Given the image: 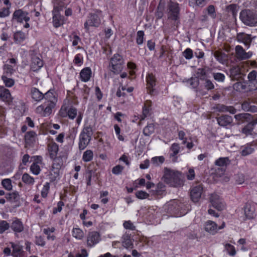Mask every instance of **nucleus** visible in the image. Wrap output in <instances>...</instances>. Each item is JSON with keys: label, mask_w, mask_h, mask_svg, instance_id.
<instances>
[{"label": "nucleus", "mask_w": 257, "mask_h": 257, "mask_svg": "<svg viewBox=\"0 0 257 257\" xmlns=\"http://www.w3.org/2000/svg\"><path fill=\"white\" fill-rule=\"evenodd\" d=\"M165 161V158L163 156L155 157L152 159V163L155 166H159L162 164Z\"/></svg>", "instance_id": "48"}, {"label": "nucleus", "mask_w": 257, "mask_h": 257, "mask_svg": "<svg viewBox=\"0 0 257 257\" xmlns=\"http://www.w3.org/2000/svg\"><path fill=\"white\" fill-rule=\"evenodd\" d=\"M101 240L99 233L97 231H92L88 233L87 237V245L92 247L98 243Z\"/></svg>", "instance_id": "8"}, {"label": "nucleus", "mask_w": 257, "mask_h": 257, "mask_svg": "<svg viewBox=\"0 0 257 257\" xmlns=\"http://www.w3.org/2000/svg\"><path fill=\"white\" fill-rule=\"evenodd\" d=\"M100 23V19L97 15L95 14H90L88 20L84 23V27L88 30L89 27H98Z\"/></svg>", "instance_id": "9"}, {"label": "nucleus", "mask_w": 257, "mask_h": 257, "mask_svg": "<svg viewBox=\"0 0 257 257\" xmlns=\"http://www.w3.org/2000/svg\"><path fill=\"white\" fill-rule=\"evenodd\" d=\"M92 135V129L90 125L85 126L79 136V149L84 150L89 144Z\"/></svg>", "instance_id": "3"}, {"label": "nucleus", "mask_w": 257, "mask_h": 257, "mask_svg": "<svg viewBox=\"0 0 257 257\" xmlns=\"http://www.w3.org/2000/svg\"><path fill=\"white\" fill-rule=\"evenodd\" d=\"M123 226L125 229L132 230H135V226L131 221H125L123 223Z\"/></svg>", "instance_id": "64"}, {"label": "nucleus", "mask_w": 257, "mask_h": 257, "mask_svg": "<svg viewBox=\"0 0 257 257\" xmlns=\"http://www.w3.org/2000/svg\"><path fill=\"white\" fill-rule=\"evenodd\" d=\"M205 231L214 234L217 231V225L214 221L208 220L205 224Z\"/></svg>", "instance_id": "20"}, {"label": "nucleus", "mask_w": 257, "mask_h": 257, "mask_svg": "<svg viewBox=\"0 0 257 257\" xmlns=\"http://www.w3.org/2000/svg\"><path fill=\"white\" fill-rule=\"evenodd\" d=\"M48 150L51 159L54 158L58 153L59 148L58 145L56 143H51L48 145Z\"/></svg>", "instance_id": "29"}, {"label": "nucleus", "mask_w": 257, "mask_h": 257, "mask_svg": "<svg viewBox=\"0 0 257 257\" xmlns=\"http://www.w3.org/2000/svg\"><path fill=\"white\" fill-rule=\"evenodd\" d=\"M244 214L247 219H252L255 216V206L253 204L247 203L244 206Z\"/></svg>", "instance_id": "13"}, {"label": "nucleus", "mask_w": 257, "mask_h": 257, "mask_svg": "<svg viewBox=\"0 0 257 257\" xmlns=\"http://www.w3.org/2000/svg\"><path fill=\"white\" fill-rule=\"evenodd\" d=\"M73 236L76 238L81 239L83 237V232L79 228H74L72 231Z\"/></svg>", "instance_id": "51"}, {"label": "nucleus", "mask_w": 257, "mask_h": 257, "mask_svg": "<svg viewBox=\"0 0 257 257\" xmlns=\"http://www.w3.org/2000/svg\"><path fill=\"white\" fill-rule=\"evenodd\" d=\"M216 120L218 124L223 127L230 125L233 121L232 117L226 114L222 115L219 117H216Z\"/></svg>", "instance_id": "16"}, {"label": "nucleus", "mask_w": 257, "mask_h": 257, "mask_svg": "<svg viewBox=\"0 0 257 257\" xmlns=\"http://www.w3.org/2000/svg\"><path fill=\"white\" fill-rule=\"evenodd\" d=\"M136 195L137 198L140 199L147 198L149 196V194L145 191H139L136 192Z\"/></svg>", "instance_id": "57"}, {"label": "nucleus", "mask_w": 257, "mask_h": 257, "mask_svg": "<svg viewBox=\"0 0 257 257\" xmlns=\"http://www.w3.org/2000/svg\"><path fill=\"white\" fill-rule=\"evenodd\" d=\"M0 98L4 101H10L11 100V95L9 90L7 89L2 90L0 91Z\"/></svg>", "instance_id": "33"}, {"label": "nucleus", "mask_w": 257, "mask_h": 257, "mask_svg": "<svg viewBox=\"0 0 257 257\" xmlns=\"http://www.w3.org/2000/svg\"><path fill=\"white\" fill-rule=\"evenodd\" d=\"M229 76L232 80H241L243 78V74L241 71V68L238 66L231 67L229 70Z\"/></svg>", "instance_id": "10"}, {"label": "nucleus", "mask_w": 257, "mask_h": 257, "mask_svg": "<svg viewBox=\"0 0 257 257\" xmlns=\"http://www.w3.org/2000/svg\"><path fill=\"white\" fill-rule=\"evenodd\" d=\"M36 134L34 132L31 131L27 133L25 136L26 143L31 145L35 141Z\"/></svg>", "instance_id": "34"}, {"label": "nucleus", "mask_w": 257, "mask_h": 257, "mask_svg": "<svg viewBox=\"0 0 257 257\" xmlns=\"http://www.w3.org/2000/svg\"><path fill=\"white\" fill-rule=\"evenodd\" d=\"M210 69L208 67L198 68L196 72V77L201 80H206L208 77V72L210 71Z\"/></svg>", "instance_id": "18"}, {"label": "nucleus", "mask_w": 257, "mask_h": 257, "mask_svg": "<svg viewBox=\"0 0 257 257\" xmlns=\"http://www.w3.org/2000/svg\"><path fill=\"white\" fill-rule=\"evenodd\" d=\"M252 55V52H246L243 47L237 45L235 47V57L239 61H242L249 59Z\"/></svg>", "instance_id": "5"}, {"label": "nucleus", "mask_w": 257, "mask_h": 257, "mask_svg": "<svg viewBox=\"0 0 257 257\" xmlns=\"http://www.w3.org/2000/svg\"><path fill=\"white\" fill-rule=\"evenodd\" d=\"M217 166L221 167V170L225 171L226 167L230 164V160L228 157H221L217 159L215 163Z\"/></svg>", "instance_id": "17"}, {"label": "nucleus", "mask_w": 257, "mask_h": 257, "mask_svg": "<svg viewBox=\"0 0 257 257\" xmlns=\"http://www.w3.org/2000/svg\"><path fill=\"white\" fill-rule=\"evenodd\" d=\"M43 65V62L39 57L35 56L32 58L31 68L33 71L39 70Z\"/></svg>", "instance_id": "22"}, {"label": "nucleus", "mask_w": 257, "mask_h": 257, "mask_svg": "<svg viewBox=\"0 0 257 257\" xmlns=\"http://www.w3.org/2000/svg\"><path fill=\"white\" fill-rule=\"evenodd\" d=\"M214 56L217 60L222 64H225L227 60V55L224 53L219 51H215Z\"/></svg>", "instance_id": "31"}, {"label": "nucleus", "mask_w": 257, "mask_h": 257, "mask_svg": "<svg viewBox=\"0 0 257 257\" xmlns=\"http://www.w3.org/2000/svg\"><path fill=\"white\" fill-rule=\"evenodd\" d=\"M2 80H3L5 84V85L7 87H12L14 85L15 81L14 79L12 78H9L6 76H3Z\"/></svg>", "instance_id": "52"}, {"label": "nucleus", "mask_w": 257, "mask_h": 257, "mask_svg": "<svg viewBox=\"0 0 257 257\" xmlns=\"http://www.w3.org/2000/svg\"><path fill=\"white\" fill-rule=\"evenodd\" d=\"M183 55L186 59H190L193 57V51L191 49L187 48L183 52Z\"/></svg>", "instance_id": "58"}, {"label": "nucleus", "mask_w": 257, "mask_h": 257, "mask_svg": "<svg viewBox=\"0 0 257 257\" xmlns=\"http://www.w3.org/2000/svg\"><path fill=\"white\" fill-rule=\"evenodd\" d=\"M44 98H45L46 99L48 100L47 102H53V103L55 104L56 102L57 101V98L55 95L53 94V93H52L50 91H48L45 94Z\"/></svg>", "instance_id": "41"}, {"label": "nucleus", "mask_w": 257, "mask_h": 257, "mask_svg": "<svg viewBox=\"0 0 257 257\" xmlns=\"http://www.w3.org/2000/svg\"><path fill=\"white\" fill-rule=\"evenodd\" d=\"M225 11L228 14H231L232 17L235 18L238 11V6L236 4L229 5L226 6Z\"/></svg>", "instance_id": "32"}, {"label": "nucleus", "mask_w": 257, "mask_h": 257, "mask_svg": "<svg viewBox=\"0 0 257 257\" xmlns=\"http://www.w3.org/2000/svg\"><path fill=\"white\" fill-rule=\"evenodd\" d=\"M31 94L32 98L36 101H39L44 97V95L36 88L31 89Z\"/></svg>", "instance_id": "28"}, {"label": "nucleus", "mask_w": 257, "mask_h": 257, "mask_svg": "<svg viewBox=\"0 0 257 257\" xmlns=\"http://www.w3.org/2000/svg\"><path fill=\"white\" fill-rule=\"evenodd\" d=\"M147 88L149 93L152 94L154 91L153 87L156 85V79L152 74H149L147 77Z\"/></svg>", "instance_id": "21"}, {"label": "nucleus", "mask_w": 257, "mask_h": 257, "mask_svg": "<svg viewBox=\"0 0 257 257\" xmlns=\"http://www.w3.org/2000/svg\"><path fill=\"white\" fill-rule=\"evenodd\" d=\"M28 13L24 12L22 10H18L14 13L13 18L17 22L21 23L23 21L28 22L30 20V18L28 16Z\"/></svg>", "instance_id": "12"}, {"label": "nucleus", "mask_w": 257, "mask_h": 257, "mask_svg": "<svg viewBox=\"0 0 257 257\" xmlns=\"http://www.w3.org/2000/svg\"><path fill=\"white\" fill-rule=\"evenodd\" d=\"M59 169L52 166L49 174L51 181H54L57 179L59 176Z\"/></svg>", "instance_id": "35"}, {"label": "nucleus", "mask_w": 257, "mask_h": 257, "mask_svg": "<svg viewBox=\"0 0 257 257\" xmlns=\"http://www.w3.org/2000/svg\"><path fill=\"white\" fill-rule=\"evenodd\" d=\"M14 38L16 42L20 43L25 39L26 34L23 32L18 31L14 34Z\"/></svg>", "instance_id": "39"}, {"label": "nucleus", "mask_w": 257, "mask_h": 257, "mask_svg": "<svg viewBox=\"0 0 257 257\" xmlns=\"http://www.w3.org/2000/svg\"><path fill=\"white\" fill-rule=\"evenodd\" d=\"M22 180L23 182L30 185H33L35 182L34 178L27 173L23 175Z\"/></svg>", "instance_id": "38"}, {"label": "nucleus", "mask_w": 257, "mask_h": 257, "mask_svg": "<svg viewBox=\"0 0 257 257\" xmlns=\"http://www.w3.org/2000/svg\"><path fill=\"white\" fill-rule=\"evenodd\" d=\"M210 202L212 206L219 211L225 209V204L222 198L216 194H212L210 197Z\"/></svg>", "instance_id": "6"}, {"label": "nucleus", "mask_w": 257, "mask_h": 257, "mask_svg": "<svg viewBox=\"0 0 257 257\" xmlns=\"http://www.w3.org/2000/svg\"><path fill=\"white\" fill-rule=\"evenodd\" d=\"M6 198L11 202H17L19 199V194L18 192L15 191L6 194Z\"/></svg>", "instance_id": "37"}, {"label": "nucleus", "mask_w": 257, "mask_h": 257, "mask_svg": "<svg viewBox=\"0 0 257 257\" xmlns=\"http://www.w3.org/2000/svg\"><path fill=\"white\" fill-rule=\"evenodd\" d=\"M122 245L126 248H133V242L131 239V235L125 233L122 237Z\"/></svg>", "instance_id": "24"}, {"label": "nucleus", "mask_w": 257, "mask_h": 257, "mask_svg": "<svg viewBox=\"0 0 257 257\" xmlns=\"http://www.w3.org/2000/svg\"><path fill=\"white\" fill-rule=\"evenodd\" d=\"M10 227L15 233L21 232L24 228L22 221L17 218L13 221Z\"/></svg>", "instance_id": "19"}, {"label": "nucleus", "mask_w": 257, "mask_h": 257, "mask_svg": "<svg viewBox=\"0 0 257 257\" xmlns=\"http://www.w3.org/2000/svg\"><path fill=\"white\" fill-rule=\"evenodd\" d=\"M144 33L143 31H139L137 32V43L138 45H141L143 43V40H144Z\"/></svg>", "instance_id": "54"}, {"label": "nucleus", "mask_w": 257, "mask_h": 257, "mask_svg": "<svg viewBox=\"0 0 257 257\" xmlns=\"http://www.w3.org/2000/svg\"><path fill=\"white\" fill-rule=\"evenodd\" d=\"M180 149V146L178 144H173L171 147V150L172 151V153L170 154V157H175L179 152Z\"/></svg>", "instance_id": "47"}, {"label": "nucleus", "mask_w": 257, "mask_h": 257, "mask_svg": "<svg viewBox=\"0 0 257 257\" xmlns=\"http://www.w3.org/2000/svg\"><path fill=\"white\" fill-rule=\"evenodd\" d=\"M93 153L91 150H88L84 152L83 155L82 159L85 162H89L93 159Z\"/></svg>", "instance_id": "42"}, {"label": "nucleus", "mask_w": 257, "mask_h": 257, "mask_svg": "<svg viewBox=\"0 0 257 257\" xmlns=\"http://www.w3.org/2000/svg\"><path fill=\"white\" fill-rule=\"evenodd\" d=\"M45 105L44 110V115H49L52 111V109L54 107L55 104L52 103L47 102V104H44Z\"/></svg>", "instance_id": "45"}, {"label": "nucleus", "mask_w": 257, "mask_h": 257, "mask_svg": "<svg viewBox=\"0 0 257 257\" xmlns=\"http://www.w3.org/2000/svg\"><path fill=\"white\" fill-rule=\"evenodd\" d=\"M164 181L173 187H178L182 184L181 173L174 170L165 168L163 176Z\"/></svg>", "instance_id": "1"}, {"label": "nucleus", "mask_w": 257, "mask_h": 257, "mask_svg": "<svg viewBox=\"0 0 257 257\" xmlns=\"http://www.w3.org/2000/svg\"><path fill=\"white\" fill-rule=\"evenodd\" d=\"M168 10L170 13L169 18L173 20H177L179 19L180 8L178 3L173 2L171 1L168 4Z\"/></svg>", "instance_id": "7"}, {"label": "nucleus", "mask_w": 257, "mask_h": 257, "mask_svg": "<svg viewBox=\"0 0 257 257\" xmlns=\"http://www.w3.org/2000/svg\"><path fill=\"white\" fill-rule=\"evenodd\" d=\"M110 64L111 66V71L115 74H118L121 71L124 65V61L121 56L115 54L111 58Z\"/></svg>", "instance_id": "4"}, {"label": "nucleus", "mask_w": 257, "mask_h": 257, "mask_svg": "<svg viewBox=\"0 0 257 257\" xmlns=\"http://www.w3.org/2000/svg\"><path fill=\"white\" fill-rule=\"evenodd\" d=\"M10 225L7 221L2 220L0 221V233H4L6 230H8Z\"/></svg>", "instance_id": "50"}, {"label": "nucleus", "mask_w": 257, "mask_h": 257, "mask_svg": "<svg viewBox=\"0 0 257 257\" xmlns=\"http://www.w3.org/2000/svg\"><path fill=\"white\" fill-rule=\"evenodd\" d=\"M50 188L49 183H46L43 186L41 191V195L43 197H46L47 196L49 190Z\"/></svg>", "instance_id": "61"}, {"label": "nucleus", "mask_w": 257, "mask_h": 257, "mask_svg": "<svg viewBox=\"0 0 257 257\" xmlns=\"http://www.w3.org/2000/svg\"><path fill=\"white\" fill-rule=\"evenodd\" d=\"M53 163L52 166L56 168L57 169H60L61 166L63 164L62 158L61 157H56V156L53 159Z\"/></svg>", "instance_id": "43"}, {"label": "nucleus", "mask_w": 257, "mask_h": 257, "mask_svg": "<svg viewBox=\"0 0 257 257\" xmlns=\"http://www.w3.org/2000/svg\"><path fill=\"white\" fill-rule=\"evenodd\" d=\"M124 167L121 165H118L114 167L112 169V172L115 175L120 174L122 171Z\"/></svg>", "instance_id": "60"}, {"label": "nucleus", "mask_w": 257, "mask_h": 257, "mask_svg": "<svg viewBox=\"0 0 257 257\" xmlns=\"http://www.w3.org/2000/svg\"><path fill=\"white\" fill-rule=\"evenodd\" d=\"M254 151L253 146L251 144H247L240 148V154L242 156H246L252 154Z\"/></svg>", "instance_id": "26"}, {"label": "nucleus", "mask_w": 257, "mask_h": 257, "mask_svg": "<svg viewBox=\"0 0 257 257\" xmlns=\"http://www.w3.org/2000/svg\"><path fill=\"white\" fill-rule=\"evenodd\" d=\"M225 249L227 253L230 255H234L236 253V251L234 247L229 243H226L225 245Z\"/></svg>", "instance_id": "49"}, {"label": "nucleus", "mask_w": 257, "mask_h": 257, "mask_svg": "<svg viewBox=\"0 0 257 257\" xmlns=\"http://www.w3.org/2000/svg\"><path fill=\"white\" fill-rule=\"evenodd\" d=\"M80 76L82 81L84 82L89 81L91 76V69L89 67L84 68L81 71Z\"/></svg>", "instance_id": "27"}, {"label": "nucleus", "mask_w": 257, "mask_h": 257, "mask_svg": "<svg viewBox=\"0 0 257 257\" xmlns=\"http://www.w3.org/2000/svg\"><path fill=\"white\" fill-rule=\"evenodd\" d=\"M233 88L237 90H244L246 88V85L241 82H238L234 84Z\"/></svg>", "instance_id": "63"}, {"label": "nucleus", "mask_w": 257, "mask_h": 257, "mask_svg": "<svg viewBox=\"0 0 257 257\" xmlns=\"http://www.w3.org/2000/svg\"><path fill=\"white\" fill-rule=\"evenodd\" d=\"M53 25L55 28L60 27L63 24V17L59 14H54L53 17Z\"/></svg>", "instance_id": "36"}, {"label": "nucleus", "mask_w": 257, "mask_h": 257, "mask_svg": "<svg viewBox=\"0 0 257 257\" xmlns=\"http://www.w3.org/2000/svg\"><path fill=\"white\" fill-rule=\"evenodd\" d=\"M188 82L190 84V85L192 86L193 88H196L199 84V79L197 77L191 78L188 80Z\"/></svg>", "instance_id": "59"}, {"label": "nucleus", "mask_w": 257, "mask_h": 257, "mask_svg": "<svg viewBox=\"0 0 257 257\" xmlns=\"http://www.w3.org/2000/svg\"><path fill=\"white\" fill-rule=\"evenodd\" d=\"M213 109L215 112H229L231 114H234L236 112V109L234 107L232 106H227L221 104H216L213 107Z\"/></svg>", "instance_id": "14"}, {"label": "nucleus", "mask_w": 257, "mask_h": 257, "mask_svg": "<svg viewBox=\"0 0 257 257\" xmlns=\"http://www.w3.org/2000/svg\"><path fill=\"white\" fill-rule=\"evenodd\" d=\"M248 83L249 85H254V89H257V72L256 70H252L248 75Z\"/></svg>", "instance_id": "25"}, {"label": "nucleus", "mask_w": 257, "mask_h": 257, "mask_svg": "<svg viewBox=\"0 0 257 257\" xmlns=\"http://www.w3.org/2000/svg\"><path fill=\"white\" fill-rule=\"evenodd\" d=\"M30 170L35 175H38L41 171L40 167L39 165L36 164V163H33L30 167Z\"/></svg>", "instance_id": "53"}, {"label": "nucleus", "mask_w": 257, "mask_h": 257, "mask_svg": "<svg viewBox=\"0 0 257 257\" xmlns=\"http://www.w3.org/2000/svg\"><path fill=\"white\" fill-rule=\"evenodd\" d=\"M235 119L239 121V123H243L245 121L248 122L251 119V115L247 113H242L237 114L234 115Z\"/></svg>", "instance_id": "30"}, {"label": "nucleus", "mask_w": 257, "mask_h": 257, "mask_svg": "<svg viewBox=\"0 0 257 257\" xmlns=\"http://www.w3.org/2000/svg\"><path fill=\"white\" fill-rule=\"evenodd\" d=\"M203 191V187L201 185H198L194 187L190 191L191 200L194 202L199 201Z\"/></svg>", "instance_id": "11"}, {"label": "nucleus", "mask_w": 257, "mask_h": 257, "mask_svg": "<svg viewBox=\"0 0 257 257\" xmlns=\"http://www.w3.org/2000/svg\"><path fill=\"white\" fill-rule=\"evenodd\" d=\"M67 114L71 119H74L77 115V109L74 107H71L67 112Z\"/></svg>", "instance_id": "56"}, {"label": "nucleus", "mask_w": 257, "mask_h": 257, "mask_svg": "<svg viewBox=\"0 0 257 257\" xmlns=\"http://www.w3.org/2000/svg\"><path fill=\"white\" fill-rule=\"evenodd\" d=\"M2 184L4 188L8 191H10L13 188L12 181L10 179H5L3 180Z\"/></svg>", "instance_id": "46"}, {"label": "nucleus", "mask_w": 257, "mask_h": 257, "mask_svg": "<svg viewBox=\"0 0 257 257\" xmlns=\"http://www.w3.org/2000/svg\"><path fill=\"white\" fill-rule=\"evenodd\" d=\"M214 79L218 82H223L225 79V76L221 73H214L213 74Z\"/></svg>", "instance_id": "55"}, {"label": "nucleus", "mask_w": 257, "mask_h": 257, "mask_svg": "<svg viewBox=\"0 0 257 257\" xmlns=\"http://www.w3.org/2000/svg\"><path fill=\"white\" fill-rule=\"evenodd\" d=\"M239 18L245 25L257 26V15L249 10H244L240 13Z\"/></svg>", "instance_id": "2"}, {"label": "nucleus", "mask_w": 257, "mask_h": 257, "mask_svg": "<svg viewBox=\"0 0 257 257\" xmlns=\"http://www.w3.org/2000/svg\"><path fill=\"white\" fill-rule=\"evenodd\" d=\"M207 12L211 17L214 19L216 17L215 8L213 5H210L207 8Z\"/></svg>", "instance_id": "62"}, {"label": "nucleus", "mask_w": 257, "mask_h": 257, "mask_svg": "<svg viewBox=\"0 0 257 257\" xmlns=\"http://www.w3.org/2000/svg\"><path fill=\"white\" fill-rule=\"evenodd\" d=\"M155 131V126L153 123L149 124L143 130V134L146 136H149Z\"/></svg>", "instance_id": "40"}, {"label": "nucleus", "mask_w": 257, "mask_h": 257, "mask_svg": "<svg viewBox=\"0 0 257 257\" xmlns=\"http://www.w3.org/2000/svg\"><path fill=\"white\" fill-rule=\"evenodd\" d=\"M165 6V0H160L155 13V16L158 19H160L163 17Z\"/></svg>", "instance_id": "23"}, {"label": "nucleus", "mask_w": 257, "mask_h": 257, "mask_svg": "<svg viewBox=\"0 0 257 257\" xmlns=\"http://www.w3.org/2000/svg\"><path fill=\"white\" fill-rule=\"evenodd\" d=\"M236 40L239 42L243 43L247 48L250 47L252 42L251 35L244 33H238L236 36Z\"/></svg>", "instance_id": "15"}, {"label": "nucleus", "mask_w": 257, "mask_h": 257, "mask_svg": "<svg viewBox=\"0 0 257 257\" xmlns=\"http://www.w3.org/2000/svg\"><path fill=\"white\" fill-rule=\"evenodd\" d=\"M253 128L254 126H253L252 124L249 122L242 129L241 132L245 134L246 136L251 135Z\"/></svg>", "instance_id": "44"}]
</instances>
